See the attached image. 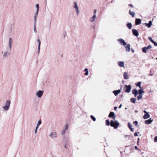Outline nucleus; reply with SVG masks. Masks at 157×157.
<instances>
[{"label": "nucleus", "instance_id": "obj_1", "mask_svg": "<svg viewBox=\"0 0 157 157\" xmlns=\"http://www.w3.org/2000/svg\"><path fill=\"white\" fill-rule=\"evenodd\" d=\"M119 124V123L117 121H113L112 120L110 121V122H109V126L110 125L111 126L113 127L115 129H117V128Z\"/></svg>", "mask_w": 157, "mask_h": 157}, {"label": "nucleus", "instance_id": "obj_2", "mask_svg": "<svg viewBox=\"0 0 157 157\" xmlns=\"http://www.w3.org/2000/svg\"><path fill=\"white\" fill-rule=\"evenodd\" d=\"M73 3L74 4L73 8L75 9L77 15L78 16L79 13V10L78 7L77 5V3L76 2H74Z\"/></svg>", "mask_w": 157, "mask_h": 157}, {"label": "nucleus", "instance_id": "obj_3", "mask_svg": "<svg viewBox=\"0 0 157 157\" xmlns=\"http://www.w3.org/2000/svg\"><path fill=\"white\" fill-rule=\"evenodd\" d=\"M125 90V92L126 93H129L130 92L131 89V85H125L124 86Z\"/></svg>", "mask_w": 157, "mask_h": 157}, {"label": "nucleus", "instance_id": "obj_4", "mask_svg": "<svg viewBox=\"0 0 157 157\" xmlns=\"http://www.w3.org/2000/svg\"><path fill=\"white\" fill-rule=\"evenodd\" d=\"M117 40L120 42V44L121 45L125 46L127 45L126 43L124 40L122 38H120L118 39Z\"/></svg>", "mask_w": 157, "mask_h": 157}, {"label": "nucleus", "instance_id": "obj_5", "mask_svg": "<svg viewBox=\"0 0 157 157\" xmlns=\"http://www.w3.org/2000/svg\"><path fill=\"white\" fill-rule=\"evenodd\" d=\"M49 136L52 139H53L57 137V133L56 132H54L51 133L49 135Z\"/></svg>", "mask_w": 157, "mask_h": 157}, {"label": "nucleus", "instance_id": "obj_6", "mask_svg": "<svg viewBox=\"0 0 157 157\" xmlns=\"http://www.w3.org/2000/svg\"><path fill=\"white\" fill-rule=\"evenodd\" d=\"M43 93V90H39L36 92V94L38 98H40L42 96Z\"/></svg>", "mask_w": 157, "mask_h": 157}, {"label": "nucleus", "instance_id": "obj_7", "mask_svg": "<svg viewBox=\"0 0 157 157\" xmlns=\"http://www.w3.org/2000/svg\"><path fill=\"white\" fill-rule=\"evenodd\" d=\"M109 117L112 118L113 120H115L116 118V116L113 112H111L109 113Z\"/></svg>", "mask_w": 157, "mask_h": 157}, {"label": "nucleus", "instance_id": "obj_8", "mask_svg": "<svg viewBox=\"0 0 157 157\" xmlns=\"http://www.w3.org/2000/svg\"><path fill=\"white\" fill-rule=\"evenodd\" d=\"M133 34L136 36L139 35V33L137 30L135 29H133L132 30Z\"/></svg>", "mask_w": 157, "mask_h": 157}, {"label": "nucleus", "instance_id": "obj_9", "mask_svg": "<svg viewBox=\"0 0 157 157\" xmlns=\"http://www.w3.org/2000/svg\"><path fill=\"white\" fill-rule=\"evenodd\" d=\"M132 94L134 95V96L136 97L138 94V91L136 89H134L132 90Z\"/></svg>", "mask_w": 157, "mask_h": 157}, {"label": "nucleus", "instance_id": "obj_10", "mask_svg": "<svg viewBox=\"0 0 157 157\" xmlns=\"http://www.w3.org/2000/svg\"><path fill=\"white\" fill-rule=\"evenodd\" d=\"M13 43V39L11 38H10L9 39V47L10 50H11L12 48V45Z\"/></svg>", "mask_w": 157, "mask_h": 157}, {"label": "nucleus", "instance_id": "obj_11", "mask_svg": "<svg viewBox=\"0 0 157 157\" xmlns=\"http://www.w3.org/2000/svg\"><path fill=\"white\" fill-rule=\"evenodd\" d=\"M65 128L63 129L61 132V134L63 135L65 133V131L66 130L68 129V125L67 124L65 126Z\"/></svg>", "mask_w": 157, "mask_h": 157}, {"label": "nucleus", "instance_id": "obj_12", "mask_svg": "<svg viewBox=\"0 0 157 157\" xmlns=\"http://www.w3.org/2000/svg\"><path fill=\"white\" fill-rule=\"evenodd\" d=\"M153 121V120L151 118L145 121L144 122L146 124H150Z\"/></svg>", "mask_w": 157, "mask_h": 157}, {"label": "nucleus", "instance_id": "obj_13", "mask_svg": "<svg viewBox=\"0 0 157 157\" xmlns=\"http://www.w3.org/2000/svg\"><path fill=\"white\" fill-rule=\"evenodd\" d=\"M118 65L121 67H124V62L123 61H119L117 62Z\"/></svg>", "mask_w": 157, "mask_h": 157}, {"label": "nucleus", "instance_id": "obj_14", "mask_svg": "<svg viewBox=\"0 0 157 157\" xmlns=\"http://www.w3.org/2000/svg\"><path fill=\"white\" fill-rule=\"evenodd\" d=\"M135 25H139L141 22V20L139 18H136L135 20Z\"/></svg>", "mask_w": 157, "mask_h": 157}, {"label": "nucleus", "instance_id": "obj_15", "mask_svg": "<svg viewBox=\"0 0 157 157\" xmlns=\"http://www.w3.org/2000/svg\"><path fill=\"white\" fill-rule=\"evenodd\" d=\"M121 92L120 90H115L113 91V93L114 94L115 96L119 94Z\"/></svg>", "mask_w": 157, "mask_h": 157}, {"label": "nucleus", "instance_id": "obj_16", "mask_svg": "<svg viewBox=\"0 0 157 157\" xmlns=\"http://www.w3.org/2000/svg\"><path fill=\"white\" fill-rule=\"evenodd\" d=\"M130 45L129 44H128L127 45V46L125 47V48L126 50V51L128 52H130Z\"/></svg>", "mask_w": 157, "mask_h": 157}, {"label": "nucleus", "instance_id": "obj_17", "mask_svg": "<svg viewBox=\"0 0 157 157\" xmlns=\"http://www.w3.org/2000/svg\"><path fill=\"white\" fill-rule=\"evenodd\" d=\"M152 24V22L151 21H149L148 23H144V25L148 28L150 27L151 26Z\"/></svg>", "mask_w": 157, "mask_h": 157}, {"label": "nucleus", "instance_id": "obj_18", "mask_svg": "<svg viewBox=\"0 0 157 157\" xmlns=\"http://www.w3.org/2000/svg\"><path fill=\"white\" fill-rule=\"evenodd\" d=\"M10 51L11 50H10L9 52L6 51L5 52L3 55V56L5 57H6L7 56H9L10 53Z\"/></svg>", "mask_w": 157, "mask_h": 157}, {"label": "nucleus", "instance_id": "obj_19", "mask_svg": "<svg viewBox=\"0 0 157 157\" xmlns=\"http://www.w3.org/2000/svg\"><path fill=\"white\" fill-rule=\"evenodd\" d=\"M124 77L125 79H127L129 78L128 73L127 72H124Z\"/></svg>", "mask_w": 157, "mask_h": 157}, {"label": "nucleus", "instance_id": "obj_20", "mask_svg": "<svg viewBox=\"0 0 157 157\" xmlns=\"http://www.w3.org/2000/svg\"><path fill=\"white\" fill-rule=\"evenodd\" d=\"M150 117V115L148 113L145 114L144 116H143V118L146 119H147L148 118H149Z\"/></svg>", "mask_w": 157, "mask_h": 157}, {"label": "nucleus", "instance_id": "obj_21", "mask_svg": "<svg viewBox=\"0 0 157 157\" xmlns=\"http://www.w3.org/2000/svg\"><path fill=\"white\" fill-rule=\"evenodd\" d=\"M96 15H93V17L90 18V21L91 22H93L95 20V19L96 17Z\"/></svg>", "mask_w": 157, "mask_h": 157}, {"label": "nucleus", "instance_id": "obj_22", "mask_svg": "<svg viewBox=\"0 0 157 157\" xmlns=\"http://www.w3.org/2000/svg\"><path fill=\"white\" fill-rule=\"evenodd\" d=\"M10 101L9 100L7 101L6 103V106H7L8 107H9L10 106Z\"/></svg>", "mask_w": 157, "mask_h": 157}, {"label": "nucleus", "instance_id": "obj_23", "mask_svg": "<svg viewBox=\"0 0 157 157\" xmlns=\"http://www.w3.org/2000/svg\"><path fill=\"white\" fill-rule=\"evenodd\" d=\"M127 26L129 29H131L132 28V25L131 23H128L127 24Z\"/></svg>", "mask_w": 157, "mask_h": 157}, {"label": "nucleus", "instance_id": "obj_24", "mask_svg": "<svg viewBox=\"0 0 157 157\" xmlns=\"http://www.w3.org/2000/svg\"><path fill=\"white\" fill-rule=\"evenodd\" d=\"M129 13L130 15L132 16V17H134L135 15V13L134 12H131L130 10L129 11Z\"/></svg>", "mask_w": 157, "mask_h": 157}, {"label": "nucleus", "instance_id": "obj_25", "mask_svg": "<svg viewBox=\"0 0 157 157\" xmlns=\"http://www.w3.org/2000/svg\"><path fill=\"white\" fill-rule=\"evenodd\" d=\"M136 99L135 98H132L130 99V101L133 103L136 102Z\"/></svg>", "mask_w": 157, "mask_h": 157}, {"label": "nucleus", "instance_id": "obj_26", "mask_svg": "<svg viewBox=\"0 0 157 157\" xmlns=\"http://www.w3.org/2000/svg\"><path fill=\"white\" fill-rule=\"evenodd\" d=\"M141 82H139L138 83L136 84V85L137 86L139 87L140 89H142V88L141 87Z\"/></svg>", "mask_w": 157, "mask_h": 157}, {"label": "nucleus", "instance_id": "obj_27", "mask_svg": "<svg viewBox=\"0 0 157 157\" xmlns=\"http://www.w3.org/2000/svg\"><path fill=\"white\" fill-rule=\"evenodd\" d=\"M2 108L4 109L6 111H7L8 110L9 107H8L7 106L5 105V106H3Z\"/></svg>", "mask_w": 157, "mask_h": 157}, {"label": "nucleus", "instance_id": "obj_28", "mask_svg": "<svg viewBox=\"0 0 157 157\" xmlns=\"http://www.w3.org/2000/svg\"><path fill=\"white\" fill-rule=\"evenodd\" d=\"M138 94H142L144 93V91L143 90L140 89L138 90Z\"/></svg>", "mask_w": 157, "mask_h": 157}, {"label": "nucleus", "instance_id": "obj_29", "mask_svg": "<svg viewBox=\"0 0 157 157\" xmlns=\"http://www.w3.org/2000/svg\"><path fill=\"white\" fill-rule=\"evenodd\" d=\"M147 50V48H146V47H144L142 49V50L143 52L145 53L146 52Z\"/></svg>", "mask_w": 157, "mask_h": 157}, {"label": "nucleus", "instance_id": "obj_30", "mask_svg": "<svg viewBox=\"0 0 157 157\" xmlns=\"http://www.w3.org/2000/svg\"><path fill=\"white\" fill-rule=\"evenodd\" d=\"M90 117L91 118V119L94 121H96V118H95L93 115H91L90 116Z\"/></svg>", "mask_w": 157, "mask_h": 157}, {"label": "nucleus", "instance_id": "obj_31", "mask_svg": "<svg viewBox=\"0 0 157 157\" xmlns=\"http://www.w3.org/2000/svg\"><path fill=\"white\" fill-rule=\"evenodd\" d=\"M128 126L129 129H130V128H132V125L129 122L128 123Z\"/></svg>", "mask_w": 157, "mask_h": 157}, {"label": "nucleus", "instance_id": "obj_32", "mask_svg": "<svg viewBox=\"0 0 157 157\" xmlns=\"http://www.w3.org/2000/svg\"><path fill=\"white\" fill-rule=\"evenodd\" d=\"M36 25H35L34 24V32L35 33H37V31L36 30Z\"/></svg>", "mask_w": 157, "mask_h": 157}, {"label": "nucleus", "instance_id": "obj_33", "mask_svg": "<svg viewBox=\"0 0 157 157\" xmlns=\"http://www.w3.org/2000/svg\"><path fill=\"white\" fill-rule=\"evenodd\" d=\"M41 123V120H39L37 122V126H39Z\"/></svg>", "mask_w": 157, "mask_h": 157}, {"label": "nucleus", "instance_id": "obj_34", "mask_svg": "<svg viewBox=\"0 0 157 157\" xmlns=\"http://www.w3.org/2000/svg\"><path fill=\"white\" fill-rule=\"evenodd\" d=\"M146 48H147V50L151 49L152 48V46L151 45H149L147 47H146Z\"/></svg>", "mask_w": 157, "mask_h": 157}, {"label": "nucleus", "instance_id": "obj_35", "mask_svg": "<svg viewBox=\"0 0 157 157\" xmlns=\"http://www.w3.org/2000/svg\"><path fill=\"white\" fill-rule=\"evenodd\" d=\"M36 16H35L34 18V24L36 25Z\"/></svg>", "mask_w": 157, "mask_h": 157}, {"label": "nucleus", "instance_id": "obj_36", "mask_svg": "<svg viewBox=\"0 0 157 157\" xmlns=\"http://www.w3.org/2000/svg\"><path fill=\"white\" fill-rule=\"evenodd\" d=\"M148 39L151 41L152 43L153 42H154L153 40L152 39V38L150 37H149L148 38Z\"/></svg>", "mask_w": 157, "mask_h": 157}, {"label": "nucleus", "instance_id": "obj_37", "mask_svg": "<svg viewBox=\"0 0 157 157\" xmlns=\"http://www.w3.org/2000/svg\"><path fill=\"white\" fill-rule=\"evenodd\" d=\"M142 98L139 95L137 97V98L138 100H140Z\"/></svg>", "mask_w": 157, "mask_h": 157}, {"label": "nucleus", "instance_id": "obj_38", "mask_svg": "<svg viewBox=\"0 0 157 157\" xmlns=\"http://www.w3.org/2000/svg\"><path fill=\"white\" fill-rule=\"evenodd\" d=\"M37 41L39 42L38 46H40L41 42L40 41V40L39 39H38V40H37Z\"/></svg>", "mask_w": 157, "mask_h": 157}, {"label": "nucleus", "instance_id": "obj_39", "mask_svg": "<svg viewBox=\"0 0 157 157\" xmlns=\"http://www.w3.org/2000/svg\"><path fill=\"white\" fill-rule=\"evenodd\" d=\"M40 46H38V54H39L40 53Z\"/></svg>", "mask_w": 157, "mask_h": 157}, {"label": "nucleus", "instance_id": "obj_40", "mask_svg": "<svg viewBox=\"0 0 157 157\" xmlns=\"http://www.w3.org/2000/svg\"><path fill=\"white\" fill-rule=\"evenodd\" d=\"M154 140L155 142H157V136H156L155 137Z\"/></svg>", "mask_w": 157, "mask_h": 157}, {"label": "nucleus", "instance_id": "obj_41", "mask_svg": "<svg viewBox=\"0 0 157 157\" xmlns=\"http://www.w3.org/2000/svg\"><path fill=\"white\" fill-rule=\"evenodd\" d=\"M152 43L154 44V45L155 46H157V43L155 42V41H154V42H153Z\"/></svg>", "mask_w": 157, "mask_h": 157}, {"label": "nucleus", "instance_id": "obj_42", "mask_svg": "<svg viewBox=\"0 0 157 157\" xmlns=\"http://www.w3.org/2000/svg\"><path fill=\"white\" fill-rule=\"evenodd\" d=\"M133 124H135L136 125L138 124V122L137 121H135L133 122Z\"/></svg>", "mask_w": 157, "mask_h": 157}, {"label": "nucleus", "instance_id": "obj_43", "mask_svg": "<svg viewBox=\"0 0 157 157\" xmlns=\"http://www.w3.org/2000/svg\"><path fill=\"white\" fill-rule=\"evenodd\" d=\"M139 133V132H136L135 133H134V135L135 136H138V134Z\"/></svg>", "mask_w": 157, "mask_h": 157}, {"label": "nucleus", "instance_id": "obj_44", "mask_svg": "<svg viewBox=\"0 0 157 157\" xmlns=\"http://www.w3.org/2000/svg\"><path fill=\"white\" fill-rule=\"evenodd\" d=\"M89 72L88 71L84 73V75H88Z\"/></svg>", "mask_w": 157, "mask_h": 157}, {"label": "nucleus", "instance_id": "obj_45", "mask_svg": "<svg viewBox=\"0 0 157 157\" xmlns=\"http://www.w3.org/2000/svg\"><path fill=\"white\" fill-rule=\"evenodd\" d=\"M97 10L96 9H95L94 10V15H96V12H97Z\"/></svg>", "mask_w": 157, "mask_h": 157}, {"label": "nucleus", "instance_id": "obj_46", "mask_svg": "<svg viewBox=\"0 0 157 157\" xmlns=\"http://www.w3.org/2000/svg\"><path fill=\"white\" fill-rule=\"evenodd\" d=\"M106 125L108 126V120H106Z\"/></svg>", "mask_w": 157, "mask_h": 157}, {"label": "nucleus", "instance_id": "obj_47", "mask_svg": "<svg viewBox=\"0 0 157 157\" xmlns=\"http://www.w3.org/2000/svg\"><path fill=\"white\" fill-rule=\"evenodd\" d=\"M36 8H39V5L38 4H36Z\"/></svg>", "mask_w": 157, "mask_h": 157}, {"label": "nucleus", "instance_id": "obj_48", "mask_svg": "<svg viewBox=\"0 0 157 157\" xmlns=\"http://www.w3.org/2000/svg\"><path fill=\"white\" fill-rule=\"evenodd\" d=\"M128 5L130 6L131 7H132V8H133V5L131 4H129Z\"/></svg>", "mask_w": 157, "mask_h": 157}, {"label": "nucleus", "instance_id": "obj_49", "mask_svg": "<svg viewBox=\"0 0 157 157\" xmlns=\"http://www.w3.org/2000/svg\"><path fill=\"white\" fill-rule=\"evenodd\" d=\"M38 13L37 12H36L35 14V16H37L38 15Z\"/></svg>", "mask_w": 157, "mask_h": 157}, {"label": "nucleus", "instance_id": "obj_50", "mask_svg": "<svg viewBox=\"0 0 157 157\" xmlns=\"http://www.w3.org/2000/svg\"><path fill=\"white\" fill-rule=\"evenodd\" d=\"M130 129L131 131L132 132H133L134 131V130H133V128H130Z\"/></svg>", "mask_w": 157, "mask_h": 157}, {"label": "nucleus", "instance_id": "obj_51", "mask_svg": "<svg viewBox=\"0 0 157 157\" xmlns=\"http://www.w3.org/2000/svg\"><path fill=\"white\" fill-rule=\"evenodd\" d=\"M84 71L85 72L88 71L87 68H85L84 70Z\"/></svg>", "mask_w": 157, "mask_h": 157}, {"label": "nucleus", "instance_id": "obj_52", "mask_svg": "<svg viewBox=\"0 0 157 157\" xmlns=\"http://www.w3.org/2000/svg\"><path fill=\"white\" fill-rule=\"evenodd\" d=\"M144 113H145V114H147V113H148L147 112L146 110H145L144 111Z\"/></svg>", "mask_w": 157, "mask_h": 157}, {"label": "nucleus", "instance_id": "obj_53", "mask_svg": "<svg viewBox=\"0 0 157 157\" xmlns=\"http://www.w3.org/2000/svg\"><path fill=\"white\" fill-rule=\"evenodd\" d=\"M117 107H114V110H116L117 109Z\"/></svg>", "mask_w": 157, "mask_h": 157}, {"label": "nucleus", "instance_id": "obj_54", "mask_svg": "<svg viewBox=\"0 0 157 157\" xmlns=\"http://www.w3.org/2000/svg\"><path fill=\"white\" fill-rule=\"evenodd\" d=\"M139 95H140L142 98V97L143 95L142 94H138Z\"/></svg>", "mask_w": 157, "mask_h": 157}, {"label": "nucleus", "instance_id": "obj_55", "mask_svg": "<svg viewBox=\"0 0 157 157\" xmlns=\"http://www.w3.org/2000/svg\"><path fill=\"white\" fill-rule=\"evenodd\" d=\"M122 106V104L120 105H119V108H121V107Z\"/></svg>", "mask_w": 157, "mask_h": 157}, {"label": "nucleus", "instance_id": "obj_56", "mask_svg": "<svg viewBox=\"0 0 157 157\" xmlns=\"http://www.w3.org/2000/svg\"><path fill=\"white\" fill-rule=\"evenodd\" d=\"M39 126H37V125L36 126V130H37V129L38 128Z\"/></svg>", "mask_w": 157, "mask_h": 157}, {"label": "nucleus", "instance_id": "obj_57", "mask_svg": "<svg viewBox=\"0 0 157 157\" xmlns=\"http://www.w3.org/2000/svg\"><path fill=\"white\" fill-rule=\"evenodd\" d=\"M135 148L136 149H138V147L136 146H135Z\"/></svg>", "mask_w": 157, "mask_h": 157}, {"label": "nucleus", "instance_id": "obj_58", "mask_svg": "<svg viewBox=\"0 0 157 157\" xmlns=\"http://www.w3.org/2000/svg\"><path fill=\"white\" fill-rule=\"evenodd\" d=\"M39 8H37L36 9V12H37L38 13L39 12Z\"/></svg>", "mask_w": 157, "mask_h": 157}, {"label": "nucleus", "instance_id": "obj_59", "mask_svg": "<svg viewBox=\"0 0 157 157\" xmlns=\"http://www.w3.org/2000/svg\"><path fill=\"white\" fill-rule=\"evenodd\" d=\"M131 50H132V51L133 52H134V50L132 48Z\"/></svg>", "mask_w": 157, "mask_h": 157}, {"label": "nucleus", "instance_id": "obj_60", "mask_svg": "<svg viewBox=\"0 0 157 157\" xmlns=\"http://www.w3.org/2000/svg\"><path fill=\"white\" fill-rule=\"evenodd\" d=\"M153 74H151V73H150V74H149V75H151V76H153Z\"/></svg>", "mask_w": 157, "mask_h": 157}, {"label": "nucleus", "instance_id": "obj_61", "mask_svg": "<svg viewBox=\"0 0 157 157\" xmlns=\"http://www.w3.org/2000/svg\"><path fill=\"white\" fill-rule=\"evenodd\" d=\"M138 111L137 110H136L135 111V113H138Z\"/></svg>", "mask_w": 157, "mask_h": 157}, {"label": "nucleus", "instance_id": "obj_62", "mask_svg": "<svg viewBox=\"0 0 157 157\" xmlns=\"http://www.w3.org/2000/svg\"><path fill=\"white\" fill-rule=\"evenodd\" d=\"M128 136V135H125L124 136V137L125 138H126Z\"/></svg>", "mask_w": 157, "mask_h": 157}, {"label": "nucleus", "instance_id": "obj_63", "mask_svg": "<svg viewBox=\"0 0 157 157\" xmlns=\"http://www.w3.org/2000/svg\"><path fill=\"white\" fill-rule=\"evenodd\" d=\"M36 132H37V130H36V129H35V133H36Z\"/></svg>", "mask_w": 157, "mask_h": 157}, {"label": "nucleus", "instance_id": "obj_64", "mask_svg": "<svg viewBox=\"0 0 157 157\" xmlns=\"http://www.w3.org/2000/svg\"><path fill=\"white\" fill-rule=\"evenodd\" d=\"M64 147H66V144H64Z\"/></svg>", "mask_w": 157, "mask_h": 157}]
</instances>
